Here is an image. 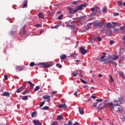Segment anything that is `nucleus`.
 <instances>
[{
    "mask_svg": "<svg viewBox=\"0 0 125 125\" xmlns=\"http://www.w3.org/2000/svg\"><path fill=\"white\" fill-rule=\"evenodd\" d=\"M83 17H82L81 18H73V20H77V19H83Z\"/></svg>",
    "mask_w": 125,
    "mask_h": 125,
    "instance_id": "43",
    "label": "nucleus"
},
{
    "mask_svg": "<svg viewBox=\"0 0 125 125\" xmlns=\"http://www.w3.org/2000/svg\"><path fill=\"white\" fill-rule=\"evenodd\" d=\"M40 89V86H37L36 87V88L34 89V91H38V90Z\"/></svg>",
    "mask_w": 125,
    "mask_h": 125,
    "instance_id": "39",
    "label": "nucleus"
},
{
    "mask_svg": "<svg viewBox=\"0 0 125 125\" xmlns=\"http://www.w3.org/2000/svg\"><path fill=\"white\" fill-rule=\"evenodd\" d=\"M43 110H48V106H44L42 108Z\"/></svg>",
    "mask_w": 125,
    "mask_h": 125,
    "instance_id": "41",
    "label": "nucleus"
},
{
    "mask_svg": "<svg viewBox=\"0 0 125 125\" xmlns=\"http://www.w3.org/2000/svg\"><path fill=\"white\" fill-rule=\"evenodd\" d=\"M103 101V100H102V99L96 100V102L93 105V107H96L99 102H102Z\"/></svg>",
    "mask_w": 125,
    "mask_h": 125,
    "instance_id": "9",
    "label": "nucleus"
},
{
    "mask_svg": "<svg viewBox=\"0 0 125 125\" xmlns=\"http://www.w3.org/2000/svg\"><path fill=\"white\" fill-rule=\"evenodd\" d=\"M10 94L8 92H4L3 93V96H6V97H9Z\"/></svg>",
    "mask_w": 125,
    "mask_h": 125,
    "instance_id": "21",
    "label": "nucleus"
},
{
    "mask_svg": "<svg viewBox=\"0 0 125 125\" xmlns=\"http://www.w3.org/2000/svg\"><path fill=\"white\" fill-rule=\"evenodd\" d=\"M35 27H36L37 28H40V27H41V24H36L35 25Z\"/></svg>",
    "mask_w": 125,
    "mask_h": 125,
    "instance_id": "49",
    "label": "nucleus"
},
{
    "mask_svg": "<svg viewBox=\"0 0 125 125\" xmlns=\"http://www.w3.org/2000/svg\"><path fill=\"white\" fill-rule=\"evenodd\" d=\"M68 10L69 11V12L71 13V14H75V13L78 11V10H74L72 8H69Z\"/></svg>",
    "mask_w": 125,
    "mask_h": 125,
    "instance_id": "10",
    "label": "nucleus"
},
{
    "mask_svg": "<svg viewBox=\"0 0 125 125\" xmlns=\"http://www.w3.org/2000/svg\"><path fill=\"white\" fill-rule=\"evenodd\" d=\"M73 124V122L71 121H69L68 122V125H72Z\"/></svg>",
    "mask_w": 125,
    "mask_h": 125,
    "instance_id": "45",
    "label": "nucleus"
},
{
    "mask_svg": "<svg viewBox=\"0 0 125 125\" xmlns=\"http://www.w3.org/2000/svg\"><path fill=\"white\" fill-rule=\"evenodd\" d=\"M92 125H97V123H93Z\"/></svg>",
    "mask_w": 125,
    "mask_h": 125,
    "instance_id": "63",
    "label": "nucleus"
},
{
    "mask_svg": "<svg viewBox=\"0 0 125 125\" xmlns=\"http://www.w3.org/2000/svg\"><path fill=\"white\" fill-rule=\"evenodd\" d=\"M78 74H79V73L77 71L76 73H73L72 74L74 77H77L78 76Z\"/></svg>",
    "mask_w": 125,
    "mask_h": 125,
    "instance_id": "46",
    "label": "nucleus"
},
{
    "mask_svg": "<svg viewBox=\"0 0 125 125\" xmlns=\"http://www.w3.org/2000/svg\"><path fill=\"white\" fill-rule=\"evenodd\" d=\"M76 10H83V5H81L80 6H78L76 7Z\"/></svg>",
    "mask_w": 125,
    "mask_h": 125,
    "instance_id": "23",
    "label": "nucleus"
},
{
    "mask_svg": "<svg viewBox=\"0 0 125 125\" xmlns=\"http://www.w3.org/2000/svg\"><path fill=\"white\" fill-rule=\"evenodd\" d=\"M58 125V123H57V122H54V123H53L52 124V125Z\"/></svg>",
    "mask_w": 125,
    "mask_h": 125,
    "instance_id": "55",
    "label": "nucleus"
},
{
    "mask_svg": "<svg viewBox=\"0 0 125 125\" xmlns=\"http://www.w3.org/2000/svg\"><path fill=\"white\" fill-rule=\"evenodd\" d=\"M80 81L81 82H82L83 83L87 84V82L83 80V79H80Z\"/></svg>",
    "mask_w": 125,
    "mask_h": 125,
    "instance_id": "35",
    "label": "nucleus"
},
{
    "mask_svg": "<svg viewBox=\"0 0 125 125\" xmlns=\"http://www.w3.org/2000/svg\"><path fill=\"white\" fill-rule=\"evenodd\" d=\"M114 41H110V44H114Z\"/></svg>",
    "mask_w": 125,
    "mask_h": 125,
    "instance_id": "51",
    "label": "nucleus"
},
{
    "mask_svg": "<svg viewBox=\"0 0 125 125\" xmlns=\"http://www.w3.org/2000/svg\"><path fill=\"white\" fill-rule=\"evenodd\" d=\"M35 125H42V123L39 120H33Z\"/></svg>",
    "mask_w": 125,
    "mask_h": 125,
    "instance_id": "15",
    "label": "nucleus"
},
{
    "mask_svg": "<svg viewBox=\"0 0 125 125\" xmlns=\"http://www.w3.org/2000/svg\"><path fill=\"white\" fill-rule=\"evenodd\" d=\"M98 76L100 77V78H102L103 75H102V74H99Z\"/></svg>",
    "mask_w": 125,
    "mask_h": 125,
    "instance_id": "59",
    "label": "nucleus"
},
{
    "mask_svg": "<svg viewBox=\"0 0 125 125\" xmlns=\"http://www.w3.org/2000/svg\"><path fill=\"white\" fill-rule=\"evenodd\" d=\"M109 35H112V31H109Z\"/></svg>",
    "mask_w": 125,
    "mask_h": 125,
    "instance_id": "64",
    "label": "nucleus"
},
{
    "mask_svg": "<svg viewBox=\"0 0 125 125\" xmlns=\"http://www.w3.org/2000/svg\"><path fill=\"white\" fill-rule=\"evenodd\" d=\"M114 16H119V14L118 13H115L114 14Z\"/></svg>",
    "mask_w": 125,
    "mask_h": 125,
    "instance_id": "50",
    "label": "nucleus"
},
{
    "mask_svg": "<svg viewBox=\"0 0 125 125\" xmlns=\"http://www.w3.org/2000/svg\"><path fill=\"white\" fill-rule=\"evenodd\" d=\"M119 75H120V77H122V79L123 80H125V74L124 73H122L121 72H119Z\"/></svg>",
    "mask_w": 125,
    "mask_h": 125,
    "instance_id": "29",
    "label": "nucleus"
},
{
    "mask_svg": "<svg viewBox=\"0 0 125 125\" xmlns=\"http://www.w3.org/2000/svg\"><path fill=\"white\" fill-rule=\"evenodd\" d=\"M104 24L103 22H98L96 21L95 22L89 23L87 24V29H90L92 28V26H95V27H100V26H102Z\"/></svg>",
    "mask_w": 125,
    "mask_h": 125,
    "instance_id": "2",
    "label": "nucleus"
},
{
    "mask_svg": "<svg viewBox=\"0 0 125 125\" xmlns=\"http://www.w3.org/2000/svg\"><path fill=\"white\" fill-rule=\"evenodd\" d=\"M36 116H37V112L34 111L32 113L31 116L32 118H34V117H36Z\"/></svg>",
    "mask_w": 125,
    "mask_h": 125,
    "instance_id": "33",
    "label": "nucleus"
},
{
    "mask_svg": "<svg viewBox=\"0 0 125 125\" xmlns=\"http://www.w3.org/2000/svg\"><path fill=\"white\" fill-rule=\"evenodd\" d=\"M114 102L116 103L115 104H119V103H118V101H116V100L114 101Z\"/></svg>",
    "mask_w": 125,
    "mask_h": 125,
    "instance_id": "60",
    "label": "nucleus"
},
{
    "mask_svg": "<svg viewBox=\"0 0 125 125\" xmlns=\"http://www.w3.org/2000/svg\"><path fill=\"white\" fill-rule=\"evenodd\" d=\"M105 54H106V53L105 52L103 53V56H102L101 58V61H102L103 62H105V61H107V62H108V61H109V58L104 59V58H105V57H106Z\"/></svg>",
    "mask_w": 125,
    "mask_h": 125,
    "instance_id": "8",
    "label": "nucleus"
},
{
    "mask_svg": "<svg viewBox=\"0 0 125 125\" xmlns=\"http://www.w3.org/2000/svg\"><path fill=\"white\" fill-rule=\"evenodd\" d=\"M43 99H45L47 101V102H49V101H50V96L49 95H45L43 96Z\"/></svg>",
    "mask_w": 125,
    "mask_h": 125,
    "instance_id": "12",
    "label": "nucleus"
},
{
    "mask_svg": "<svg viewBox=\"0 0 125 125\" xmlns=\"http://www.w3.org/2000/svg\"><path fill=\"white\" fill-rule=\"evenodd\" d=\"M57 67H58V68H62V65L61 64L58 63L57 64Z\"/></svg>",
    "mask_w": 125,
    "mask_h": 125,
    "instance_id": "44",
    "label": "nucleus"
},
{
    "mask_svg": "<svg viewBox=\"0 0 125 125\" xmlns=\"http://www.w3.org/2000/svg\"><path fill=\"white\" fill-rule=\"evenodd\" d=\"M38 16L40 18H41V19H43L44 18V16H43V15L42 13H40L38 14Z\"/></svg>",
    "mask_w": 125,
    "mask_h": 125,
    "instance_id": "25",
    "label": "nucleus"
},
{
    "mask_svg": "<svg viewBox=\"0 0 125 125\" xmlns=\"http://www.w3.org/2000/svg\"><path fill=\"white\" fill-rule=\"evenodd\" d=\"M27 3H28V1L25 0L24 1L23 6L22 7V8H25V7H26V6H27Z\"/></svg>",
    "mask_w": 125,
    "mask_h": 125,
    "instance_id": "30",
    "label": "nucleus"
},
{
    "mask_svg": "<svg viewBox=\"0 0 125 125\" xmlns=\"http://www.w3.org/2000/svg\"><path fill=\"white\" fill-rule=\"evenodd\" d=\"M87 52V51L85 50L84 48L83 47L80 48V52L81 54H82L83 55H85V54H86Z\"/></svg>",
    "mask_w": 125,
    "mask_h": 125,
    "instance_id": "7",
    "label": "nucleus"
},
{
    "mask_svg": "<svg viewBox=\"0 0 125 125\" xmlns=\"http://www.w3.org/2000/svg\"><path fill=\"white\" fill-rule=\"evenodd\" d=\"M124 28H125L124 26H122L120 27V30H122L123 31H124Z\"/></svg>",
    "mask_w": 125,
    "mask_h": 125,
    "instance_id": "54",
    "label": "nucleus"
},
{
    "mask_svg": "<svg viewBox=\"0 0 125 125\" xmlns=\"http://www.w3.org/2000/svg\"><path fill=\"white\" fill-rule=\"evenodd\" d=\"M62 17H63V15L59 16L58 18V20H61V19H62Z\"/></svg>",
    "mask_w": 125,
    "mask_h": 125,
    "instance_id": "40",
    "label": "nucleus"
},
{
    "mask_svg": "<svg viewBox=\"0 0 125 125\" xmlns=\"http://www.w3.org/2000/svg\"><path fill=\"white\" fill-rule=\"evenodd\" d=\"M4 79H5L6 80V81H7V80H8L7 75H4Z\"/></svg>",
    "mask_w": 125,
    "mask_h": 125,
    "instance_id": "53",
    "label": "nucleus"
},
{
    "mask_svg": "<svg viewBox=\"0 0 125 125\" xmlns=\"http://www.w3.org/2000/svg\"><path fill=\"white\" fill-rule=\"evenodd\" d=\"M104 107H105V106H104V105H103V104H99L97 108L99 110H102V109L104 108Z\"/></svg>",
    "mask_w": 125,
    "mask_h": 125,
    "instance_id": "19",
    "label": "nucleus"
},
{
    "mask_svg": "<svg viewBox=\"0 0 125 125\" xmlns=\"http://www.w3.org/2000/svg\"><path fill=\"white\" fill-rule=\"evenodd\" d=\"M119 59V56L117 55H113L112 56H110L108 58V60H111V61H114V60H118Z\"/></svg>",
    "mask_w": 125,
    "mask_h": 125,
    "instance_id": "4",
    "label": "nucleus"
},
{
    "mask_svg": "<svg viewBox=\"0 0 125 125\" xmlns=\"http://www.w3.org/2000/svg\"><path fill=\"white\" fill-rule=\"evenodd\" d=\"M117 4H118V5H119L120 6H122V5H123V1H118Z\"/></svg>",
    "mask_w": 125,
    "mask_h": 125,
    "instance_id": "34",
    "label": "nucleus"
},
{
    "mask_svg": "<svg viewBox=\"0 0 125 125\" xmlns=\"http://www.w3.org/2000/svg\"><path fill=\"white\" fill-rule=\"evenodd\" d=\"M113 33H120V29L118 28H114L113 30Z\"/></svg>",
    "mask_w": 125,
    "mask_h": 125,
    "instance_id": "24",
    "label": "nucleus"
},
{
    "mask_svg": "<svg viewBox=\"0 0 125 125\" xmlns=\"http://www.w3.org/2000/svg\"><path fill=\"white\" fill-rule=\"evenodd\" d=\"M98 10H99V7L96 6H95L93 8H91V11L94 12V14H96V13H97V11Z\"/></svg>",
    "mask_w": 125,
    "mask_h": 125,
    "instance_id": "5",
    "label": "nucleus"
},
{
    "mask_svg": "<svg viewBox=\"0 0 125 125\" xmlns=\"http://www.w3.org/2000/svg\"><path fill=\"white\" fill-rule=\"evenodd\" d=\"M57 121H61V120H63V116L62 115H59L57 119Z\"/></svg>",
    "mask_w": 125,
    "mask_h": 125,
    "instance_id": "28",
    "label": "nucleus"
},
{
    "mask_svg": "<svg viewBox=\"0 0 125 125\" xmlns=\"http://www.w3.org/2000/svg\"><path fill=\"white\" fill-rule=\"evenodd\" d=\"M102 12H103V13H104V14L106 13L107 12V8H106V7H104L103 8Z\"/></svg>",
    "mask_w": 125,
    "mask_h": 125,
    "instance_id": "31",
    "label": "nucleus"
},
{
    "mask_svg": "<svg viewBox=\"0 0 125 125\" xmlns=\"http://www.w3.org/2000/svg\"><path fill=\"white\" fill-rule=\"evenodd\" d=\"M58 108H63L66 109L67 108V105L65 104H60L58 105Z\"/></svg>",
    "mask_w": 125,
    "mask_h": 125,
    "instance_id": "14",
    "label": "nucleus"
},
{
    "mask_svg": "<svg viewBox=\"0 0 125 125\" xmlns=\"http://www.w3.org/2000/svg\"><path fill=\"white\" fill-rule=\"evenodd\" d=\"M122 40L125 42V36H124L122 37Z\"/></svg>",
    "mask_w": 125,
    "mask_h": 125,
    "instance_id": "58",
    "label": "nucleus"
},
{
    "mask_svg": "<svg viewBox=\"0 0 125 125\" xmlns=\"http://www.w3.org/2000/svg\"><path fill=\"white\" fill-rule=\"evenodd\" d=\"M78 90H77L74 94V95H75V96H77V94L78 93Z\"/></svg>",
    "mask_w": 125,
    "mask_h": 125,
    "instance_id": "52",
    "label": "nucleus"
},
{
    "mask_svg": "<svg viewBox=\"0 0 125 125\" xmlns=\"http://www.w3.org/2000/svg\"><path fill=\"white\" fill-rule=\"evenodd\" d=\"M39 65H42V67H44V68H48V67H51L52 66V64L45 62L40 63Z\"/></svg>",
    "mask_w": 125,
    "mask_h": 125,
    "instance_id": "3",
    "label": "nucleus"
},
{
    "mask_svg": "<svg viewBox=\"0 0 125 125\" xmlns=\"http://www.w3.org/2000/svg\"><path fill=\"white\" fill-rule=\"evenodd\" d=\"M107 62L108 63H110V64L114 65V66H117V63H116V62H113L112 60H108V61H107Z\"/></svg>",
    "mask_w": 125,
    "mask_h": 125,
    "instance_id": "20",
    "label": "nucleus"
},
{
    "mask_svg": "<svg viewBox=\"0 0 125 125\" xmlns=\"http://www.w3.org/2000/svg\"><path fill=\"white\" fill-rule=\"evenodd\" d=\"M79 111L80 114H81V115H83V114H84V111L83 110V107L79 108Z\"/></svg>",
    "mask_w": 125,
    "mask_h": 125,
    "instance_id": "17",
    "label": "nucleus"
},
{
    "mask_svg": "<svg viewBox=\"0 0 125 125\" xmlns=\"http://www.w3.org/2000/svg\"><path fill=\"white\" fill-rule=\"evenodd\" d=\"M97 39L99 42H101V41H102V39L100 37H98Z\"/></svg>",
    "mask_w": 125,
    "mask_h": 125,
    "instance_id": "42",
    "label": "nucleus"
},
{
    "mask_svg": "<svg viewBox=\"0 0 125 125\" xmlns=\"http://www.w3.org/2000/svg\"><path fill=\"white\" fill-rule=\"evenodd\" d=\"M51 93V94H53V95L56 94V93H57V91H52Z\"/></svg>",
    "mask_w": 125,
    "mask_h": 125,
    "instance_id": "48",
    "label": "nucleus"
},
{
    "mask_svg": "<svg viewBox=\"0 0 125 125\" xmlns=\"http://www.w3.org/2000/svg\"><path fill=\"white\" fill-rule=\"evenodd\" d=\"M111 23L113 25L114 28H116V27H120V26H121V24L118 23L117 22L112 21Z\"/></svg>",
    "mask_w": 125,
    "mask_h": 125,
    "instance_id": "16",
    "label": "nucleus"
},
{
    "mask_svg": "<svg viewBox=\"0 0 125 125\" xmlns=\"http://www.w3.org/2000/svg\"><path fill=\"white\" fill-rule=\"evenodd\" d=\"M84 87L85 88H88V86H87V85H84Z\"/></svg>",
    "mask_w": 125,
    "mask_h": 125,
    "instance_id": "61",
    "label": "nucleus"
},
{
    "mask_svg": "<svg viewBox=\"0 0 125 125\" xmlns=\"http://www.w3.org/2000/svg\"><path fill=\"white\" fill-rule=\"evenodd\" d=\"M109 77L110 78V80L111 83H114V79H113V77H112V76L109 75Z\"/></svg>",
    "mask_w": 125,
    "mask_h": 125,
    "instance_id": "37",
    "label": "nucleus"
},
{
    "mask_svg": "<svg viewBox=\"0 0 125 125\" xmlns=\"http://www.w3.org/2000/svg\"><path fill=\"white\" fill-rule=\"evenodd\" d=\"M106 27H107V28H109V29L111 28V29H113V28H114L112 26V24H111V23L110 22H108L106 24Z\"/></svg>",
    "mask_w": 125,
    "mask_h": 125,
    "instance_id": "22",
    "label": "nucleus"
},
{
    "mask_svg": "<svg viewBox=\"0 0 125 125\" xmlns=\"http://www.w3.org/2000/svg\"><path fill=\"white\" fill-rule=\"evenodd\" d=\"M28 83L30 85L31 90H33V88H34V83H32L30 81H28Z\"/></svg>",
    "mask_w": 125,
    "mask_h": 125,
    "instance_id": "13",
    "label": "nucleus"
},
{
    "mask_svg": "<svg viewBox=\"0 0 125 125\" xmlns=\"http://www.w3.org/2000/svg\"><path fill=\"white\" fill-rule=\"evenodd\" d=\"M30 97V96H24L22 97V100H27L28 99V97Z\"/></svg>",
    "mask_w": 125,
    "mask_h": 125,
    "instance_id": "32",
    "label": "nucleus"
},
{
    "mask_svg": "<svg viewBox=\"0 0 125 125\" xmlns=\"http://www.w3.org/2000/svg\"><path fill=\"white\" fill-rule=\"evenodd\" d=\"M71 25L67 24L66 27H68L69 28H74L76 26V21H73L71 23Z\"/></svg>",
    "mask_w": 125,
    "mask_h": 125,
    "instance_id": "6",
    "label": "nucleus"
},
{
    "mask_svg": "<svg viewBox=\"0 0 125 125\" xmlns=\"http://www.w3.org/2000/svg\"><path fill=\"white\" fill-rule=\"evenodd\" d=\"M24 89H25V86H23L21 87L20 88H18L17 90V93H20V92H22V91H23V90H24Z\"/></svg>",
    "mask_w": 125,
    "mask_h": 125,
    "instance_id": "11",
    "label": "nucleus"
},
{
    "mask_svg": "<svg viewBox=\"0 0 125 125\" xmlns=\"http://www.w3.org/2000/svg\"><path fill=\"white\" fill-rule=\"evenodd\" d=\"M118 101L120 104H123L125 102V101L124 100V99L122 98V97H120L118 99Z\"/></svg>",
    "mask_w": 125,
    "mask_h": 125,
    "instance_id": "18",
    "label": "nucleus"
},
{
    "mask_svg": "<svg viewBox=\"0 0 125 125\" xmlns=\"http://www.w3.org/2000/svg\"><path fill=\"white\" fill-rule=\"evenodd\" d=\"M23 67L22 66H17L16 67V70H18V71H22V70H23Z\"/></svg>",
    "mask_w": 125,
    "mask_h": 125,
    "instance_id": "26",
    "label": "nucleus"
},
{
    "mask_svg": "<svg viewBox=\"0 0 125 125\" xmlns=\"http://www.w3.org/2000/svg\"><path fill=\"white\" fill-rule=\"evenodd\" d=\"M44 103H45V101H43L42 102H41L40 103V107H42L43 106V105H44Z\"/></svg>",
    "mask_w": 125,
    "mask_h": 125,
    "instance_id": "36",
    "label": "nucleus"
},
{
    "mask_svg": "<svg viewBox=\"0 0 125 125\" xmlns=\"http://www.w3.org/2000/svg\"><path fill=\"white\" fill-rule=\"evenodd\" d=\"M73 125H79V123L76 122L75 124H74Z\"/></svg>",
    "mask_w": 125,
    "mask_h": 125,
    "instance_id": "62",
    "label": "nucleus"
},
{
    "mask_svg": "<svg viewBox=\"0 0 125 125\" xmlns=\"http://www.w3.org/2000/svg\"><path fill=\"white\" fill-rule=\"evenodd\" d=\"M77 2H78L74 1L72 2V4H77Z\"/></svg>",
    "mask_w": 125,
    "mask_h": 125,
    "instance_id": "56",
    "label": "nucleus"
},
{
    "mask_svg": "<svg viewBox=\"0 0 125 125\" xmlns=\"http://www.w3.org/2000/svg\"><path fill=\"white\" fill-rule=\"evenodd\" d=\"M91 98H93V99H95L96 98V97L95 96H91Z\"/></svg>",
    "mask_w": 125,
    "mask_h": 125,
    "instance_id": "57",
    "label": "nucleus"
},
{
    "mask_svg": "<svg viewBox=\"0 0 125 125\" xmlns=\"http://www.w3.org/2000/svg\"><path fill=\"white\" fill-rule=\"evenodd\" d=\"M29 65L30 67H34L35 65V63L34 62H31L30 63Z\"/></svg>",
    "mask_w": 125,
    "mask_h": 125,
    "instance_id": "38",
    "label": "nucleus"
},
{
    "mask_svg": "<svg viewBox=\"0 0 125 125\" xmlns=\"http://www.w3.org/2000/svg\"><path fill=\"white\" fill-rule=\"evenodd\" d=\"M66 57H67V56H66V55L65 54H63L62 56H61L60 58L61 60H64V59H65Z\"/></svg>",
    "mask_w": 125,
    "mask_h": 125,
    "instance_id": "27",
    "label": "nucleus"
},
{
    "mask_svg": "<svg viewBox=\"0 0 125 125\" xmlns=\"http://www.w3.org/2000/svg\"><path fill=\"white\" fill-rule=\"evenodd\" d=\"M109 109L113 112V111H116L117 113H123L124 111V108L123 107L121 106L119 104H114L113 103H108L107 104Z\"/></svg>",
    "mask_w": 125,
    "mask_h": 125,
    "instance_id": "1",
    "label": "nucleus"
},
{
    "mask_svg": "<svg viewBox=\"0 0 125 125\" xmlns=\"http://www.w3.org/2000/svg\"><path fill=\"white\" fill-rule=\"evenodd\" d=\"M94 40H96V38H93L92 39V40H91V41H90V42H94Z\"/></svg>",
    "mask_w": 125,
    "mask_h": 125,
    "instance_id": "47",
    "label": "nucleus"
}]
</instances>
